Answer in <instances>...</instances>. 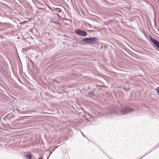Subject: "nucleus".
Instances as JSON below:
<instances>
[{"label":"nucleus","instance_id":"obj_2","mask_svg":"<svg viewBox=\"0 0 159 159\" xmlns=\"http://www.w3.org/2000/svg\"><path fill=\"white\" fill-rule=\"evenodd\" d=\"M134 110L133 108L127 106L123 107L119 111L121 114L124 115L133 111Z\"/></svg>","mask_w":159,"mask_h":159},{"label":"nucleus","instance_id":"obj_6","mask_svg":"<svg viewBox=\"0 0 159 159\" xmlns=\"http://www.w3.org/2000/svg\"><path fill=\"white\" fill-rule=\"evenodd\" d=\"M88 95L89 97H92L94 96V94L92 92L90 91L88 93Z\"/></svg>","mask_w":159,"mask_h":159},{"label":"nucleus","instance_id":"obj_8","mask_svg":"<svg viewBox=\"0 0 159 159\" xmlns=\"http://www.w3.org/2000/svg\"><path fill=\"white\" fill-rule=\"evenodd\" d=\"M156 90L157 93L159 95V87L156 88Z\"/></svg>","mask_w":159,"mask_h":159},{"label":"nucleus","instance_id":"obj_7","mask_svg":"<svg viewBox=\"0 0 159 159\" xmlns=\"http://www.w3.org/2000/svg\"><path fill=\"white\" fill-rule=\"evenodd\" d=\"M25 157L27 159H31V155H27L25 156Z\"/></svg>","mask_w":159,"mask_h":159},{"label":"nucleus","instance_id":"obj_9","mask_svg":"<svg viewBox=\"0 0 159 159\" xmlns=\"http://www.w3.org/2000/svg\"><path fill=\"white\" fill-rule=\"evenodd\" d=\"M124 89L126 91H128L129 90V89L128 88H124Z\"/></svg>","mask_w":159,"mask_h":159},{"label":"nucleus","instance_id":"obj_12","mask_svg":"<svg viewBox=\"0 0 159 159\" xmlns=\"http://www.w3.org/2000/svg\"><path fill=\"white\" fill-rule=\"evenodd\" d=\"M143 157H144V156L142 157L141 158H143ZM141 159V158H140L139 159Z\"/></svg>","mask_w":159,"mask_h":159},{"label":"nucleus","instance_id":"obj_1","mask_svg":"<svg viewBox=\"0 0 159 159\" xmlns=\"http://www.w3.org/2000/svg\"><path fill=\"white\" fill-rule=\"evenodd\" d=\"M82 41L86 44H97L98 43L99 40L96 37H90L83 38Z\"/></svg>","mask_w":159,"mask_h":159},{"label":"nucleus","instance_id":"obj_10","mask_svg":"<svg viewBox=\"0 0 159 159\" xmlns=\"http://www.w3.org/2000/svg\"><path fill=\"white\" fill-rule=\"evenodd\" d=\"M80 131L81 133L83 135V136H84V135L83 134L81 131L80 130Z\"/></svg>","mask_w":159,"mask_h":159},{"label":"nucleus","instance_id":"obj_4","mask_svg":"<svg viewBox=\"0 0 159 159\" xmlns=\"http://www.w3.org/2000/svg\"><path fill=\"white\" fill-rule=\"evenodd\" d=\"M149 38L152 43L158 48H159V41L156 39L153 38L151 36H149Z\"/></svg>","mask_w":159,"mask_h":159},{"label":"nucleus","instance_id":"obj_5","mask_svg":"<svg viewBox=\"0 0 159 159\" xmlns=\"http://www.w3.org/2000/svg\"><path fill=\"white\" fill-rule=\"evenodd\" d=\"M110 109L109 110L108 113L110 114H115L116 115H118L119 113L117 112V109L114 108Z\"/></svg>","mask_w":159,"mask_h":159},{"label":"nucleus","instance_id":"obj_3","mask_svg":"<svg viewBox=\"0 0 159 159\" xmlns=\"http://www.w3.org/2000/svg\"><path fill=\"white\" fill-rule=\"evenodd\" d=\"M75 32L76 33L80 36L85 37L87 35V33L86 31L79 29L76 30Z\"/></svg>","mask_w":159,"mask_h":159},{"label":"nucleus","instance_id":"obj_11","mask_svg":"<svg viewBox=\"0 0 159 159\" xmlns=\"http://www.w3.org/2000/svg\"><path fill=\"white\" fill-rule=\"evenodd\" d=\"M39 159H42V158H39Z\"/></svg>","mask_w":159,"mask_h":159}]
</instances>
